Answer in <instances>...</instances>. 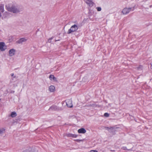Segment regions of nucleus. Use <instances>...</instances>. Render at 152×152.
<instances>
[{
  "label": "nucleus",
  "mask_w": 152,
  "mask_h": 152,
  "mask_svg": "<svg viewBox=\"0 0 152 152\" xmlns=\"http://www.w3.org/2000/svg\"><path fill=\"white\" fill-rule=\"evenodd\" d=\"M8 11L14 13H18L21 11V9L17 5H12L7 8Z\"/></svg>",
  "instance_id": "1"
},
{
  "label": "nucleus",
  "mask_w": 152,
  "mask_h": 152,
  "mask_svg": "<svg viewBox=\"0 0 152 152\" xmlns=\"http://www.w3.org/2000/svg\"><path fill=\"white\" fill-rule=\"evenodd\" d=\"M78 29V26L75 24L72 26L71 28L68 30L67 32V34H70L72 32H75L77 31Z\"/></svg>",
  "instance_id": "2"
},
{
  "label": "nucleus",
  "mask_w": 152,
  "mask_h": 152,
  "mask_svg": "<svg viewBox=\"0 0 152 152\" xmlns=\"http://www.w3.org/2000/svg\"><path fill=\"white\" fill-rule=\"evenodd\" d=\"M132 10V11L134 10V8H125L123 9L122 11V13L124 15H126L128 14Z\"/></svg>",
  "instance_id": "3"
},
{
  "label": "nucleus",
  "mask_w": 152,
  "mask_h": 152,
  "mask_svg": "<svg viewBox=\"0 0 152 152\" xmlns=\"http://www.w3.org/2000/svg\"><path fill=\"white\" fill-rule=\"evenodd\" d=\"M49 110H52L53 111H59L62 110V109L61 107H58L56 105H52L50 107Z\"/></svg>",
  "instance_id": "4"
},
{
  "label": "nucleus",
  "mask_w": 152,
  "mask_h": 152,
  "mask_svg": "<svg viewBox=\"0 0 152 152\" xmlns=\"http://www.w3.org/2000/svg\"><path fill=\"white\" fill-rule=\"evenodd\" d=\"M7 49V47L4 43L3 42H0V50L1 51H4Z\"/></svg>",
  "instance_id": "5"
},
{
  "label": "nucleus",
  "mask_w": 152,
  "mask_h": 152,
  "mask_svg": "<svg viewBox=\"0 0 152 152\" xmlns=\"http://www.w3.org/2000/svg\"><path fill=\"white\" fill-rule=\"evenodd\" d=\"M66 105L69 107H72L73 105L72 103V101L71 99H68L66 101Z\"/></svg>",
  "instance_id": "6"
},
{
  "label": "nucleus",
  "mask_w": 152,
  "mask_h": 152,
  "mask_svg": "<svg viewBox=\"0 0 152 152\" xmlns=\"http://www.w3.org/2000/svg\"><path fill=\"white\" fill-rule=\"evenodd\" d=\"M86 3L90 7H92L94 4V3L92 0H84Z\"/></svg>",
  "instance_id": "7"
},
{
  "label": "nucleus",
  "mask_w": 152,
  "mask_h": 152,
  "mask_svg": "<svg viewBox=\"0 0 152 152\" xmlns=\"http://www.w3.org/2000/svg\"><path fill=\"white\" fill-rule=\"evenodd\" d=\"M24 152H37L34 148H29L28 149H26L24 151Z\"/></svg>",
  "instance_id": "8"
},
{
  "label": "nucleus",
  "mask_w": 152,
  "mask_h": 152,
  "mask_svg": "<svg viewBox=\"0 0 152 152\" xmlns=\"http://www.w3.org/2000/svg\"><path fill=\"white\" fill-rule=\"evenodd\" d=\"M15 50L14 49H12L10 50L9 54L10 56H12L14 55Z\"/></svg>",
  "instance_id": "9"
},
{
  "label": "nucleus",
  "mask_w": 152,
  "mask_h": 152,
  "mask_svg": "<svg viewBox=\"0 0 152 152\" xmlns=\"http://www.w3.org/2000/svg\"><path fill=\"white\" fill-rule=\"evenodd\" d=\"M65 135L67 136V137L76 138L77 137V135H76L71 133L66 134H65Z\"/></svg>",
  "instance_id": "10"
},
{
  "label": "nucleus",
  "mask_w": 152,
  "mask_h": 152,
  "mask_svg": "<svg viewBox=\"0 0 152 152\" xmlns=\"http://www.w3.org/2000/svg\"><path fill=\"white\" fill-rule=\"evenodd\" d=\"M27 39L24 38H21L17 41V42L18 44L22 43L23 42L26 41Z\"/></svg>",
  "instance_id": "11"
},
{
  "label": "nucleus",
  "mask_w": 152,
  "mask_h": 152,
  "mask_svg": "<svg viewBox=\"0 0 152 152\" xmlns=\"http://www.w3.org/2000/svg\"><path fill=\"white\" fill-rule=\"evenodd\" d=\"M49 90L51 92H53L55 90V88L53 86H50L49 87Z\"/></svg>",
  "instance_id": "12"
},
{
  "label": "nucleus",
  "mask_w": 152,
  "mask_h": 152,
  "mask_svg": "<svg viewBox=\"0 0 152 152\" xmlns=\"http://www.w3.org/2000/svg\"><path fill=\"white\" fill-rule=\"evenodd\" d=\"M86 130L83 128H82L80 129H79L78 130V132L79 133H83L84 134L86 132Z\"/></svg>",
  "instance_id": "13"
},
{
  "label": "nucleus",
  "mask_w": 152,
  "mask_h": 152,
  "mask_svg": "<svg viewBox=\"0 0 152 152\" xmlns=\"http://www.w3.org/2000/svg\"><path fill=\"white\" fill-rule=\"evenodd\" d=\"M4 11V5L3 4L0 5V13L3 12Z\"/></svg>",
  "instance_id": "14"
},
{
  "label": "nucleus",
  "mask_w": 152,
  "mask_h": 152,
  "mask_svg": "<svg viewBox=\"0 0 152 152\" xmlns=\"http://www.w3.org/2000/svg\"><path fill=\"white\" fill-rule=\"evenodd\" d=\"M17 115V113L15 112H12L10 116L12 118L16 117Z\"/></svg>",
  "instance_id": "15"
},
{
  "label": "nucleus",
  "mask_w": 152,
  "mask_h": 152,
  "mask_svg": "<svg viewBox=\"0 0 152 152\" xmlns=\"http://www.w3.org/2000/svg\"><path fill=\"white\" fill-rule=\"evenodd\" d=\"M49 78L50 80H51L52 79H53L54 80H56V78L53 75H50L49 76Z\"/></svg>",
  "instance_id": "16"
},
{
  "label": "nucleus",
  "mask_w": 152,
  "mask_h": 152,
  "mask_svg": "<svg viewBox=\"0 0 152 152\" xmlns=\"http://www.w3.org/2000/svg\"><path fill=\"white\" fill-rule=\"evenodd\" d=\"M5 129L3 128L0 129V135H1L2 134L5 132Z\"/></svg>",
  "instance_id": "17"
},
{
  "label": "nucleus",
  "mask_w": 152,
  "mask_h": 152,
  "mask_svg": "<svg viewBox=\"0 0 152 152\" xmlns=\"http://www.w3.org/2000/svg\"><path fill=\"white\" fill-rule=\"evenodd\" d=\"M111 131H112L111 132H113V131H115V128H114L112 127H110V129H109Z\"/></svg>",
  "instance_id": "18"
},
{
  "label": "nucleus",
  "mask_w": 152,
  "mask_h": 152,
  "mask_svg": "<svg viewBox=\"0 0 152 152\" xmlns=\"http://www.w3.org/2000/svg\"><path fill=\"white\" fill-rule=\"evenodd\" d=\"M122 149H123L124 150H128L129 151H132V150L131 149H127L126 147H123L122 148Z\"/></svg>",
  "instance_id": "19"
},
{
  "label": "nucleus",
  "mask_w": 152,
  "mask_h": 152,
  "mask_svg": "<svg viewBox=\"0 0 152 152\" xmlns=\"http://www.w3.org/2000/svg\"><path fill=\"white\" fill-rule=\"evenodd\" d=\"M104 116L106 117H108L109 116V114L107 113H105L104 114Z\"/></svg>",
  "instance_id": "20"
},
{
  "label": "nucleus",
  "mask_w": 152,
  "mask_h": 152,
  "mask_svg": "<svg viewBox=\"0 0 152 152\" xmlns=\"http://www.w3.org/2000/svg\"><path fill=\"white\" fill-rule=\"evenodd\" d=\"M97 10L98 11H101L102 9L101 7H98L96 8Z\"/></svg>",
  "instance_id": "21"
},
{
  "label": "nucleus",
  "mask_w": 152,
  "mask_h": 152,
  "mask_svg": "<svg viewBox=\"0 0 152 152\" xmlns=\"http://www.w3.org/2000/svg\"><path fill=\"white\" fill-rule=\"evenodd\" d=\"M8 93V90L6 89L4 93V95H6Z\"/></svg>",
  "instance_id": "22"
},
{
  "label": "nucleus",
  "mask_w": 152,
  "mask_h": 152,
  "mask_svg": "<svg viewBox=\"0 0 152 152\" xmlns=\"http://www.w3.org/2000/svg\"><path fill=\"white\" fill-rule=\"evenodd\" d=\"M87 78H88V76H86L83 78V80L84 81H86V80H85L87 79Z\"/></svg>",
  "instance_id": "23"
},
{
  "label": "nucleus",
  "mask_w": 152,
  "mask_h": 152,
  "mask_svg": "<svg viewBox=\"0 0 152 152\" xmlns=\"http://www.w3.org/2000/svg\"><path fill=\"white\" fill-rule=\"evenodd\" d=\"M11 76L12 77V80H13V78H15V76H14V74L13 73H12L11 74Z\"/></svg>",
  "instance_id": "24"
},
{
  "label": "nucleus",
  "mask_w": 152,
  "mask_h": 152,
  "mask_svg": "<svg viewBox=\"0 0 152 152\" xmlns=\"http://www.w3.org/2000/svg\"><path fill=\"white\" fill-rule=\"evenodd\" d=\"M142 66L141 65H140L139 66V67H137V69L139 70L140 69H142Z\"/></svg>",
  "instance_id": "25"
},
{
  "label": "nucleus",
  "mask_w": 152,
  "mask_h": 152,
  "mask_svg": "<svg viewBox=\"0 0 152 152\" xmlns=\"http://www.w3.org/2000/svg\"><path fill=\"white\" fill-rule=\"evenodd\" d=\"M110 127H106V128L108 130V131L109 132H112V131H111L110 130H109V129H110Z\"/></svg>",
  "instance_id": "26"
},
{
  "label": "nucleus",
  "mask_w": 152,
  "mask_h": 152,
  "mask_svg": "<svg viewBox=\"0 0 152 152\" xmlns=\"http://www.w3.org/2000/svg\"><path fill=\"white\" fill-rule=\"evenodd\" d=\"M15 92V91H10V93H14Z\"/></svg>",
  "instance_id": "27"
},
{
  "label": "nucleus",
  "mask_w": 152,
  "mask_h": 152,
  "mask_svg": "<svg viewBox=\"0 0 152 152\" xmlns=\"http://www.w3.org/2000/svg\"><path fill=\"white\" fill-rule=\"evenodd\" d=\"M90 152H95V150H91L90 151Z\"/></svg>",
  "instance_id": "28"
},
{
  "label": "nucleus",
  "mask_w": 152,
  "mask_h": 152,
  "mask_svg": "<svg viewBox=\"0 0 152 152\" xmlns=\"http://www.w3.org/2000/svg\"><path fill=\"white\" fill-rule=\"evenodd\" d=\"M53 39V37H51V38L49 39V40H51Z\"/></svg>",
  "instance_id": "29"
},
{
  "label": "nucleus",
  "mask_w": 152,
  "mask_h": 152,
  "mask_svg": "<svg viewBox=\"0 0 152 152\" xmlns=\"http://www.w3.org/2000/svg\"><path fill=\"white\" fill-rule=\"evenodd\" d=\"M51 40H49V39L48 40V42H51Z\"/></svg>",
  "instance_id": "30"
},
{
  "label": "nucleus",
  "mask_w": 152,
  "mask_h": 152,
  "mask_svg": "<svg viewBox=\"0 0 152 152\" xmlns=\"http://www.w3.org/2000/svg\"><path fill=\"white\" fill-rule=\"evenodd\" d=\"M1 13H0V17H1Z\"/></svg>",
  "instance_id": "31"
},
{
  "label": "nucleus",
  "mask_w": 152,
  "mask_h": 152,
  "mask_svg": "<svg viewBox=\"0 0 152 152\" xmlns=\"http://www.w3.org/2000/svg\"><path fill=\"white\" fill-rule=\"evenodd\" d=\"M59 41V40H56L55 41Z\"/></svg>",
  "instance_id": "32"
},
{
  "label": "nucleus",
  "mask_w": 152,
  "mask_h": 152,
  "mask_svg": "<svg viewBox=\"0 0 152 152\" xmlns=\"http://www.w3.org/2000/svg\"><path fill=\"white\" fill-rule=\"evenodd\" d=\"M96 152H97V151L96 150Z\"/></svg>",
  "instance_id": "33"
},
{
  "label": "nucleus",
  "mask_w": 152,
  "mask_h": 152,
  "mask_svg": "<svg viewBox=\"0 0 152 152\" xmlns=\"http://www.w3.org/2000/svg\"><path fill=\"white\" fill-rule=\"evenodd\" d=\"M131 147H132V145H131Z\"/></svg>",
  "instance_id": "34"
}]
</instances>
